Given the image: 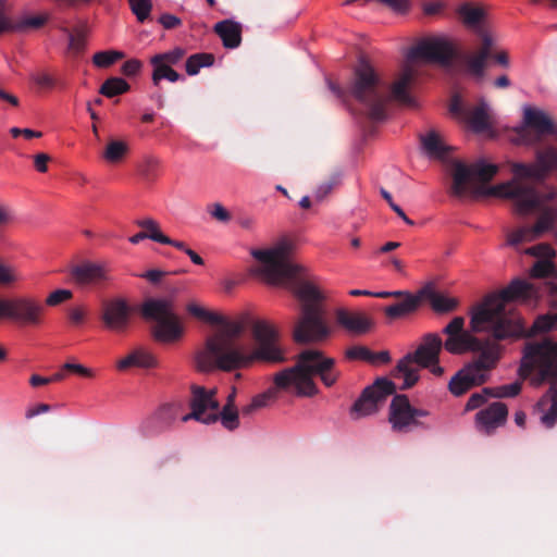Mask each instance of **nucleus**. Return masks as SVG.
<instances>
[{
  "instance_id": "obj_38",
  "label": "nucleus",
  "mask_w": 557,
  "mask_h": 557,
  "mask_svg": "<svg viewBox=\"0 0 557 557\" xmlns=\"http://www.w3.org/2000/svg\"><path fill=\"white\" fill-rule=\"evenodd\" d=\"M373 325L372 319L362 312H354L350 310V333L366 334Z\"/></svg>"
},
{
  "instance_id": "obj_17",
  "label": "nucleus",
  "mask_w": 557,
  "mask_h": 557,
  "mask_svg": "<svg viewBox=\"0 0 557 557\" xmlns=\"http://www.w3.org/2000/svg\"><path fill=\"white\" fill-rule=\"evenodd\" d=\"M557 211L553 208H543L532 226H522L508 234L507 242L516 246L523 242H533L542 238L546 233L555 231Z\"/></svg>"
},
{
  "instance_id": "obj_16",
  "label": "nucleus",
  "mask_w": 557,
  "mask_h": 557,
  "mask_svg": "<svg viewBox=\"0 0 557 557\" xmlns=\"http://www.w3.org/2000/svg\"><path fill=\"white\" fill-rule=\"evenodd\" d=\"M455 57V48L451 42L442 38H431L421 41L408 52V60L423 59L438 63L443 66L450 65Z\"/></svg>"
},
{
  "instance_id": "obj_29",
  "label": "nucleus",
  "mask_w": 557,
  "mask_h": 557,
  "mask_svg": "<svg viewBox=\"0 0 557 557\" xmlns=\"http://www.w3.org/2000/svg\"><path fill=\"white\" fill-rule=\"evenodd\" d=\"M421 145L424 152L430 157L438 160H445L453 150L450 146L445 145L434 131L426 135L420 136Z\"/></svg>"
},
{
  "instance_id": "obj_21",
  "label": "nucleus",
  "mask_w": 557,
  "mask_h": 557,
  "mask_svg": "<svg viewBox=\"0 0 557 557\" xmlns=\"http://www.w3.org/2000/svg\"><path fill=\"white\" fill-rule=\"evenodd\" d=\"M72 280L79 286H99L111 280L109 269L91 261H83L71 268Z\"/></svg>"
},
{
  "instance_id": "obj_7",
  "label": "nucleus",
  "mask_w": 557,
  "mask_h": 557,
  "mask_svg": "<svg viewBox=\"0 0 557 557\" xmlns=\"http://www.w3.org/2000/svg\"><path fill=\"white\" fill-rule=\"evenodd\" d=\"M443 348V339L440 334H424L417 349L403 357L393 371L394 377L404 380L400 388H411L418 382L420 368L438 363Z\"/></svg>"
},
{
  "instance_id": "obj_41",
  "label": "nucleus",
  "mask_w": 557,
  "mask_h": 557,
  "mask_svg": "<svg viewBox=\"0 0 557 557\" xmlns=\"http://www.w3.org/2000/svg\"><path fill=\"white\" fill-rule=\"evenodd\" d=\"M219 420L222 425L228 430L234 431L239 425V416L237 408H230V406H223L222 410L219 412Z\"/></svg>"
},
{
  "instance_id": "obj_59",
  "label": "nucleus",
  "mask_w": 557,
  "mask_h": 557,
  "mask_svg": "<svg viewBox=\"0 0 557 557\" xmlns=\"http://www.w3.org/2000/svg\"><path fill=\"white\" fill-rule=\"evenodd\" d=\"M159 22L166 29L175 28L178 25H181V23H182L181 20L177 16L172 15V14H168V13L166 14H162L160 16Z\"/></svg>"
},
{
  "instance_id": "obj_28",
  "label": "nucleus",
  "mask_w": 557,
  "mask_h": 557,
  "mask_svg": "<svg viewBox=\"0 0 557 557\" xmlns=\"http://www.w3.org/2000/svg\"><path fill=\"white\" fill-rule=\"evenodd\" d=\"M350 360H360L376 367L391 362L392 358L387 350L375 352L367 346L350 345Z\"/></svg>"
},
{
  "instance_id": "obj_14",
  "label": "nucleus",
  "mask_w": 557,
  "mask_h": 557,
  "mask_svg": "<svg viewBox=\"0 0 557 557\" xmlns=\"http://www.w3.org/2000/svg\"><path fill=\"white\" fill-rule=\"evenodd\" d=\"M189 406L191 411L182 418L183 422L196 420L203 424H211L219 420L220 404L215 398V389H206L199 385H191Z\"/></svg>"
},
{
  "instance_id": "obj_39",
  "label": "nucleus",
  "mask_w": 557,
  "mask_h": 557,
  "mask_svg": "<svg viewBox=\"0 0 557 557\" xmlns=\"http://www.w3.org/2000/svg\"><path fill=\"white\" fill-rule=\"evenodd\" d=\"M521 387L522 383L517 381L507 385L484 387V393H490V396L494 398H508L517 396L521 392Z\"/></svg>"
},
{
  "instance_id": "obj_15",
  "label": "nucleus",
  "mask_w": 557,
  "mask_h": 557,
  "mask_svg": "<svg viewBox=\"0 0 557 557\" xmlns=\"http://www.w3.org/2000/svg\"><path fill=\"white\" fill-rule=\"evenodd\" d=\"M396 391L395 384L386 379H377L371 386L363 389L360 397L350 408V417L361 418L375 413L385 399Z\"/></svg>"
},
{
  "instance_id": "obj_54",
  "label": "nucleus",
  "mask_w": 557,
  "mask_h": 557,
  "mask_svg": "<svg viewBox=\"0 0 557 557\" xmlns=\"http://www.w3.org/2000/svg\"><path fill=\"white\" fill-rule=\"evenodd\" d=\"M14 219L13 210L9 206L0 203V227L11 224Z\"/></svg>"
},
{
  "instance_id": "obj_24",
  "label": "nucleus",
  "mask_w": 557,
  "mask_h": 557,
  "mask_svg": "<svg viewBox=\"0 0 557 557\" xmlns=\"http://www.w3.org/2000/svg\"><path fill=\"white\" fill-rule=\"evenodd\" d=\"M422 301L430 302L432 309L437 313H447L454 311L458 306V300L437 292L432 285L421 288Z\"/></svg>"
},
{
  "instance_id": "obj_40",
  "label": "nucleus",
  "mask_w": 557,
  "mask_h": 557,
  "mask_svg": "<svg viewBox=\"0 0 557 557\" xmlns=\"http://www.w3.org/2000/svg\"><path fill=\"white\" fill-rule=\"evenodd\" d=\"M552 330H557V313H547L537 317L531 327L530 334L546 333Z\"/></svg>"
},
{
  "instance_id": "obj_52",
  "label": "nucleus",
  "mask_w": 557,
  "mask_h": 557,
  "mask_svg": "<svg viewBox=\"0 0 557 557\" xmlns=\"http://www.w3.org/2000/svg\"><path fill=\"white\" fill-rule=\"evenodd\" d=\"M62 369L63 371L73 372L86 377H91L94 375L90 369L78 363L66 362L63 364Z\"/></svg>"
},
{
  "instance_id": "obj_27",
  "label": "nucleus",
  "mask_w": 557,
  "mask_h": 557,
  "mask_svg": "<svg viewBox=\"0 0 557 557\" xmlns=\"http://www.w3.org/2000/svg\"><path fill=\"white\" fill-rule=\"evenodd\" d=\"M422 304L421 289L416 295H407L406 298L384 309L385 315L389 319H400L413 313Z\"/></svg>"
},
{
  "instance_id": "obj_25",
  "label": "nucleus",
  "mask_w": 557,
  "mask_h": 557,
  "mask_svg": "<svg viewBox=\"0 0 557 557\" xmlns=\"http://www.w3.org/2000/svg\"><path fill=\"white\" fill-rule=\"evenodd\" d=\"M214 32L227 49H235L242 42V26L237 22L231 20L221 21L214 25Z\"/></svg>"
},
{
  "instance_id": "obj_1",
  "label": "nucleus",
  "mask_w": 557,
  "mask_h": 557,
  "mask_svg": "<svg viewBox=\"0 0 557 557\" xmlns=\"http://www.w3.org/2000/svg\"><path fill=\"white\" fill-rule=\"evenodd\" d=\"M533 284L513 280L507 287L493 293L472 307L470 311V330L465 329V318L455 317L443 329L446 336L443 347L451 355L475 352L474 358L466 363L449 381L448 389L455 396H461L469 389L487 382L490 372L500 358L499 345L490 339H480L473 333L488 332L496 341L516 339L524 335L521 319L506 310V304L513 300L529 301L536 297Z\"/></svg>"
},
{
  "instance_id": "obj_5",
  "label": "nucleus",
  "mask_w": 557,
  "mask_h": 557,
  "mask_svg": "<svg viewBox=\"0 0 557 557\" xmlns=\"http://www.w3.org/2000/svg\"><path fill=\"white\" fill-rule=\"evenodd\" d=\"M313 376L331 387L339 376L335 360L326 357L321 350L309 348L297 356L296 363L274 375V386L252 398L258 409L276 398L278 391H294L297 396L312 397L318 393Z\"/></svg>"
},
{
  "instance_id": "obj_13",
  "label": "nucleus",
  "mask_w": 557,
  "mask_h": 557,
  "mask_svg": "<svg viewBox=\"0 0 557 557\" xmlns=\"http://www.w3.org/2000/svg\"><path fill=\"white\" fill-rule=\"evenodd\" d=\"M45 306L32 297L0 299V319H8L21 325L38 326L44 321Z\"/></svg>"
},
{
  "instance_id": "obj_49",
  "label": "nucleus",
  "mask_w": 557,
  "mask_h": 557,
  "mask_svg": "<svg viewBox=\"0 0 557 557\" xmlns=\"http://www.w3.org/2000/svg\"><path fill=\"white\" fill-rule=\"evenodd\" d=\"M172 246L175 247L176 249L185 252L190 258L193 263H195L197 265H202L205 263L203 259L196 251L188 248L184 242L174 240Z\"/></svg>"
},
{
  "instance_id": "obj_45",
  "label": "nucleus",
  "mask_w": 557,
  "mask_h": 557,
  "mask_svg": "<svg viewBox=\"0 0 557 557\" xmlns=\"http://www.w3.org/2000/svg\"><path fill=\"white\" fill-rule=\"evenodd\" d=\"M342 183V175L338 173L332 174L325 182H323L315 190V197L319 200H322L326 197L334 187L338 186Z\"/></svg>"
},
{
  "instance_id": "obj_56",
  "label": "nucleus",
  "mask_w": 557,
  "mask_h": 557,
  "mask_svg": "<svg viewBox=\"0 0 557 557\" xmlns=\"http://www.w3.org/2000/svg\"><path fill=\"white\" fill-rule=\"evenodd\" d=\"M50 156L47 153H37L34 156V165L35 169L40 172L45 173L48 170V162L50 161Z\"/></svg>"
},
{
  "instance_id": "obj_58",
  "label": "nucleus",
  "mask_w": 557,
  "mask_h": 557,
  "mask_svg": "<svg viewBox=\"0 0 557 557\" xmlns=\"http://www.w3.org/2000/svg\"><path fill=\"white\" fill-rule=\"evenodd\" d=\"M487 59H494L499 65L507 67L509 65V59L506 51H496L495 40L493 39L492 54Z\"/></svg>"
},
{
  "instance_id": "obj_33",
  "label": "nucleus",
  "mask_w": 557,
  "mask_h": 557,
  "mask_svg": "<svg viewBox=\"0 0 557 557\" xmlns=\"http://www.w3.org/2000/svg\"><path fill=\"white\" fill-rule=\"evenodd\" d=\"M129 84L121 77H110L103 82L99 92L107 98L123 95L129 90Z\"/></svg>"
},
{
  "instance_id": "obj_22",
  "label": "nucleus",
  "mask_w": 557,
  "mask_h": 557,
  "mask_svg": "<svg viewBox=\"0 0 557 557\" xmlns=\"http://www.w3.org/2000/svg\"><path fill=\"white\" fill-rule=\"evenodd\" d=\"M507 416V406L504 403L496 401L487 408L480 410L475 416V420L480 430L490 434L506 422Z\"/></svg>"
},
{
  "instance_id": "obj_48",
  "label": "nucleus",
  "mask_w": 557,
  "mask_h": 557,
  "mask_svg": "<svg viewBox=\"0 0 557 557\" xmlns=\"http://www.w3.org/2000/svg\"><path fill=\"white\" fill-rule=\"evenodd\" d=\"M488 397H491L490 393H484V388L479 393H473L467 401L466 410L470 411L481 407Z\"/></svg>"
},
{
  "instance_id": "obj_37",
  "label": "nucleus",
  "mask_w": 557,
  "mask_h": 557,
  "mask_svg": "<svg viewBox=\"0 0 557 557\" xmlns=\"http://www.w3.org/2000/svg\"><path fill=\"white\" fill-rule=\"evenodd\" d=\"M153 66L152 82L156 86L159 85L161 79H168L172 83L177 82L181 75L174 71L169 64L162 62L151 63Z\"/></svg>"
},
{
  "instance_id": "obj_31",
  "label": "nucleus",
  "mask_w": 557,
  "mask_h": 557,
  "mask_svg": "<svg viewBox=\"0 0 557 557\" xmlns=\"http://www.w3.org/2000/svg\"><path fill=\"white\" fill-rule=\"evenodd\" d=\"M548 382L552 383V385L537 405L540 407L549 405V409L542 416L541 421L546 428H552L557 421V387L555 386L556 382Z\"/></svg>"
},
{
  "instance_id": "obj_30",
  "label": "nucleus",
  "mask_w": 557,
  "mask_h": 557,
  "mask_svg": "<svg viewBox=\"0 0 557 557\" xmlns=\"http://www.w3.org/2000/svg\"><path fill=\"white\" fill-rule=\"evenodd\" d=\"M7 5L5 0H0V35L5 32H12L16 29H21L24 27H32V28H38L44 25L45 18L40 16H34L28 17L25 21H23L20 24H14L8 16H7Z\"/></svg>"
},
{
  "instance_id": "obj_20",
  "label": "nucleus",
  "mask_w": 557,
  "mask_h": 557,
  "mask_svg": "<svg viewBox=\"0 0 557 557\" xmlns=\"http://www.w3.org/2000/svg\"><path fill=\"white\" fill-rule=\"evenodd\" d=\"M524 253L535 257L537 260L533 263L529 274L533 278L554 277L557 278V269L554 263L556 251L546 243H541L529 247Z\"/></svg>"
},
{
  "instance_id": "obj_44",
  "label": "nucleus",
  "mask_w": 557,
  "mask_h": 557,
  "mask_svg": "<svg viewBox=\"0 0 557 557\" xmlns=\"http://www.w3.org/2000/svg\"><path fill=\"white\" fill-rule=\"evenodd\" d=\"M132 12L139 22H144L149 17L152 4L150 0H128Z\"/></svg>"
},
{
  "instance_id": "obj_4",
  "label": "nucleus",
  "mask_w": 557,
  "mask_h": 557,
  "mask_svg": "<svg viewBox=\"0 0 557 557\" xmlns=\"http://www.w3.org/2000/svg\"><path fill=\"white\" fill-rule=\"evenodd\" d=\"M218 324L222 326L221 330L207 338L205 348L196 356L200 371H233L247 368L256 361L281 363L286 360L285 350L280 344V333L269 321L257 319L251 322V335L256 342L253 349L235 342L245 330L244 322L224 318Z\"/></svg>"
},
{
  "instance_id": "obj_34",
  "label": "nucleus",
  "mask_w": 557,
  "mask_h": 557,
  "mask_svg": "<svg viewBox=\"0 0 557 557\" xmlns=\"http://www.w3.org/2000/svg\"><path fill=\"white\" fill-rule=\"evenodd\" d=\"M128 151L125 141L111 139L103 152V158L110 163H119Z\"/></svg>"
},
{
  "instance_id": "obj_61",
  "label": "nucleus",
  "mask_w": 557,
  "mask_h": 557,
  "mask_svg": "<svg viewBox=\"0 0 557 557\" xmlns=\"http://www.w3.org/2000/svg\"><path fill=\"white\" fill-rule=\"evenodd\" d=\"M16 280V276L11 272L10 268L0 263V284H10Z\"/></svg>"
},
{
  "instance_id": "obj_10",
  "label": "nucleus",
  "mask_w": 557,
  "mask_h": 557,
  "mask_svg": "<svg viewBox=\"0 0 557 557\" xmlns=\"http://www.w3.org/2000/svg\"><path fill=\"white\" fill-rule=\"evenodd\" d=\"M459 15L463 24L472 28L481 41L479 50L474 53L466 54L463 62L472 75L483 77L487 58L492 54L493 50V37L482 25L484 11L479 7L466 3L460 7Z\"/></svg>"
},
{
  "instance_id": "obj_55",
  "label": "nucleus",
  "mask_w": 557,
  "mask_h": 557,
  "mask_svg": "<svg viewBox=\"0 0 557 557\" xmlns=\"http://www.w3.org/2000/svg\"><path fill=\"white\" fill-rule=\"evenodd\" d=\"M380 2L388 5L395 12L405 13L409 9L408 0H379Z\"/></svg>"
},
{
  "instance_id": "obj_62",
  "label": "nucleus",
  "mask_w": 557,
  "mask_h": 557,
  "mask_svg": "<svg viewBox=\"0 0 557 557\" xmlns=\"http://www.w3.org/2000/svg\"><path fill=\"white\" fill-rule=\"evenodd\" d=\"M0 101L8 103L12 107H17L20 104L18 98L13 94L8 92L3 88L0 87Z\"/></svg>"
},
{
  "instance_id": "obj_57",
  "label": "nucleus",
  "mask_w": 557,
  "mask_h": 557,
  "mask_svg": "<svg viewBox=\"0 0 557 557\" xmlns=\"http://www.w3.org/2000/svg\"><path fill=\"white\" fill-rule=\"evenodd\" d=\"M33 81L40 87L52 88L54 79L47 73H38L33 75Z\"/></svg>"
},
{
  "instance_id": "obj_51",
  "label": "nucleus",
  "mask_w": 557,
  "mask_h": 557,
  "mask_svg": "<svg viewBox=\"0 0 557 557\" xmlns=\"http://www.w3.org/2000/svg\"><path fill=\"white\" fill-rule=\"evenodd\" d=\"M210 214L213 219L226 223L231 220V213L221 205L214 203L210 210Z\"/></svg>"
},
{
  "instance_id": "obj_18",
  "label": "nucleus",
  "mask_w": 557,
  "mask_h": 557,
  "mask_svg": "<svg viewBox=\"0 0 557 557\" xmlns=\"http://www.w3.org/2000/svg\"><path fill=\"white\" fill-rule=\"evenodd\" d=\"M132 312V307L126 299L115 297L102 302L100 318L107 330L124 333L131 325Z\"/></svg>"
},
{
  "instance_id": "obj_46",
  "label": "nucleus",
  "mask_w": 557,
  "mask_h": 557,
  "mask_svg": "<svg viewBox=\"0 0 557 557\" xmlns=\"http://www.w3.org/2000/svg\"><path fill=\"white\" fill-rule=\"evenodd\" d=\"M73 297V293L70 289H57L52 292L46 299L48 306L54 307L63 301H66Z\"/></svg>"
},
{
  "instance_id": "obj_6",
  "label": "nucleus",
  "mask_w": 557,
  "mask_h": 557,
  "mask_svg": "<svg viewBox=\"0 0 557 557\" xmlns=\"http://www.w3.org/2000/svg\"><path fill=\"white\" fill-rule=\"evenodd\" d=\"M358 49L355 79L350 84V97L360 104L359 112L371 122H381L386 117L384 87L373 66L361 48Z\"/></svg>"
},
{
  "instance_id": "obj_64",
  "label": "nucleus",
  "mask_w": 557,
  "mask_h": 557,
  "mask_svg": "<svg viewBox=\"0 0 557 557\" xmlns=\"http://www.w3.org/2000/svg\"><path fill=\"white\" fill-rule=\"evenodd\" d=\"M164 275V272L160 270H149L145 274H143V277H146L151 283H158Z\"/></svg>"
},
{
  "instance_id": "obj_12",
  "label": "nucleus",
  "mask_w": 557,
  "mask_h": 557,
  "mask_svg": "<svg viewBox=\"0 0 557 557\" xmlns=\"http://www.w3.org/2000/svg\"><path fill=\"white\" fill-rule=\"evenodd\" d=\"M388 421L393 431L410 433L417 429L431 430L434 423L431 412L413 407L408 396L395 395L389 405Z\"/></svg>"
},
{
  "instance_id": "obj_32",
  "label": "nucleus",
  "mask_w": 557,
  "mask_h": 557,
  "mask_svg": "<svg viewBox=\"0 0 557 557\" xmlns=\"http://www.w3.org/2000/svg\"><path fill=\"white\" fill-rule=\"evenodd\" d=\"M215 58L212 53L199 52L191 54L186 60V73L190 76L197 75L202 67L211 66Z\"/></svg>"
},
{
  "instance_id": "obj_8",
  "label": "nucleus",
  "mask_w": 557,
  "mask_h": 557,
  "mask_svg": "<svg viewBox=\"0 0 557 557\" xmlns=\"http://www.w3.org/2000/svg\"><path fill=\"white\" fill-rule=\"evenodd\" d=\"M533 371H536L532 379L534 385H542L545 381L557 382V344L550 339L525 344L518 372L525 380Z\"/></svg>"
},
{
  "instance_id": "obj_60",
  "label": "nucleus",
  "mask_w": 557,
  "mask_h": 557,
  "mask_svg": "<svg viewBox=\"0 0 557 557\" xmlns=\"http://www.w3.org/2000/svg\"><path fill=\"white\" fill-rule=\"evenodd\" d=\"M70 321L75 325H81L85 321V311L83 308H73L69 312Z\"/></svg>"
},
{
  "instance_id": "obj_9",
  "label": "nucleus",
  "mask_w": 557,
  "mask_h": 557,
  "mask_svg": "<svg viewBox=\"0 0 557 557\" xmlns=\"http://www.w3.org/2000/svg\"><path fill=\"white\" fill-rule=\"evenodd\" d=\"M140 312L144 319L156 322L152 334L157 341L171 343L182 337L184 330L171 298H149Z\"/></svg>"
},
{
  "instance_id": "obj_35",
  "label": "nucleus",
  "mask_w": 557,
  "mask_h": 557,
  "mask_svg": "<svg viewBox=\"0 0 557 557\" xmlns=\"http://www.w3.org/2000/svg\"><path fill=\"white\" fill-rule=\"evenodd\" d=\"M136 224L146 232V234H154L159 239H152L153 242L163 244V245H170L174 243L175 239L170 238L169 236L164 235L161 230L159 223L150 218L143 219L136 221Z\"/></svg>"
},
{
  "instance_id": "obj_47",
  "label": "nucleus",
  "mask_w": 557,
  "mask_h": 557,
  "mask_svg": "<svg viewBox=\"0 0 557 557\" xmlns=\"http://www.w3.org/2000/svg\"><path fill=\"white\" fill-rule=\"evenodd\" d=\"M381 195L382 197L387 201V203L389 205L391 209L400 218L404 220L405 223L409 224V225H413V221L410 220L405 211L398 206L396 205L394 201H393V197L392 195L385 190V189H381Z\"/></svg>"
},
{
  "instance_id": "obj_53",
  "label": "nucleus",
  "mask_w": 557,
  "mask_h": 557,
  "mask_svg": "<svg viewBox=\"0 0 557 557\" xmlns=\"http://www.w3.org/2000/svg\"><path fill=\"white\" fill-rule=\"evenodd\" d=\"M85 45V37L82 33H70L69 34V48L73 51H81Z\"/></svg>"
},
{
  "instance_id": "obj_50",
  "label": "nucleus",
  "mask_w": 557,
  "mask_h": 557,
  "mask_svg": "<svg viewBox=\"0 0 557 557\" xmlns=\"http://www.w3.org/2000/svg\"><path fill=\"white\" fill-rule=\"evenodd\" d=\"M143 63L137 59H131L124 62V64L121 67V72L127 76L132 77L135 76L141 69Z\"/></svg>"
},
{
  "instance_id": "obj_43",
  "label": "nucleus",
  "mask_w": 557,
  "mask_h": 557,
  "mask_svg": "<svg viewBox=\"0 0 557 557\" xmlns=\"http://www.w3.org/2000/svg\"><path fill=\"white\" fill-rule=\"evenodd\" d=\"M185 53L186 51L183 48L176 47L168 52L153 55L150 63L162 62L164 64L174 65L184 58Z\"/></svg>"
},
{
  "instance_id": "obj_26",
  "label": "nucleus",
  "mask_w": 557,
  "mask_h": 557,
  "mask_svg": "<svg viewBox=\"0 0 557 557\" xmlns=\"http://www.w3.org/2000/svg\"><path fill=\"white\" fill-rule=\"evenodd\" d=\"M414 78V72L410 66H406L396 82L391 87L392 98L403 104L411 106L413 99L409 94V87Z\"/></svg>"
},
{
  "instance_id": "obj_63",
  "label": "nucleus",
  "mask_w": 557,
  "mask_h": 557,
  "mask_svg": "<svg viewBox=\"0 0 557 557\" xmlns=\"http://www.w3.org/2000/svg\"><path fill=\"white\" fill-rule=\"evenodd\" d=\"M50 410V406L47 405V404H39L33 408H29L26 413H25V417L27 419H32L40 413H45V412H48Z\"/></svg>"
},
{
  "instance_id": "obj_11",
  "label": "nucleus",
  "mask_w": 557,
  "mask_h": 557,
  "mask_svg": "<svg viewBox=\"0 0 557 557\" xmlns=\"http://www.w3.org/2000/svg\"><path fill=\"white\" fill-rule=\"evenodd\" d=\"M557 135V125L543 110L525 107L522 122L513 128L511 141L516 145L536 146L547 136Z\"/></svg>"
},
{
  "instance_id": "obj_2",
  "label": "nucleus",
  "mask_w": 557,
  "mask_h": 557,
  "mask_svg": "<svg viewBox=\"0 0 557 557\" xmlns=\"http://www.w3.org/2000/svg\"><path fill=\"white\" fill-rule=\"evenodd\" d=\"M451 191L457 197L467 193L473 196H493L513 200V211L524 215L543 203L557 199V188L548 187L540 195L534 182L552 176L557 182V144L545 145L535 150L534 163L511 162L513 177L505 183L485 187L498 172L496 164L478 161L471 165L454 160Z\"/></svg>"
},
{
  "instance_id": "obj_19",
  "label": "nucleus",
  "mask_w": 557,
  "mask_h": 557,
  "mask_svg": "<svg viewBox=\"0 0 557 557\" xmlns=\"http://www.w3.org/2000/svg\"><path fill=\"white\" fill-rule=\"evenodd\" d=\"M450 112L460 116L476 133H481L490 128L488 106L485 101L474 108H466L458 95H455L450 102Z\"/></svg>"
},
{
  "instance_id": "obj_3",
  "label": "nucleus",
  "mask_w": 557,
  "mask_h": 557,
  "mask_svg": "<svg viewBox=\"0 0 557 557\" xmlns=\"http://www.w3.org/2000/svg\"><path fill=\"white\" fill-rule=\"evenodd\" d=\"M292 243L282 239L271 248L253 249L251 255L261 263L259 273L265 281L289 290L298 301L299 313L293 329L294 342L322 343L332 333L326 297L306 270L292 260Z\"/></svg>"
},
{
  "instance_id": "obj_36",
  "label": "nucleus",
  "mask_w": 557,
  "mask_h": 557,
  "mask_svg": "<svg viewBox=\"0 0 557 557\" xmlns=\"http://www.w3.org/2000/svg\"><path fill=\"white\" fill-rule=\"evenodd\" d=\"M186 310L191 317H194L200 321L211 323V324H215V323L224 321V317H222L218 313L208 311L206 308L199 306L196 302H189L186 306Z\"/></svg>"
},
{
  "instance_id": "obj_42",
  "label": "nucleus",
  "mask_w": 557,
  "mask_h": 557,
  "mask_svg": "<svg viewBox=\"0 0 557 557\" xmlns=\"http://www.w3.org/2000/svg\"><path fill=\"white\" fill-rule=\"evenodd\" d=\"M124 53L121 51L110 50L100 51L94 54L92 61L96 66L108 67L114 64L117 60L123 59Z\"/></svg>"
},
{
  "instance_id": "obj_23",
  "label": "nucleus",
  "mask_w": 557,
  "mask_h": 557,
  "mask_svg": "<svg viewBox=\"0 0 557 557\" xmlns=\"http://www.w3.org/2000/svg\"><path fill=\"white\" fill-rule=\"evenodd\" d=\"M157 357L146 348L139 347L131 351L126 357L119 360L116 368L121 371L132 367L141 369H152L158 367Z\"/></svg>"
}]
</instances>
